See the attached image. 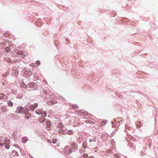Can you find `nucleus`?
Segmentation results:
<instances>
[{
	"label": "nucleus",
	"instance_id": "6e6552de",
	"mask_svg": "<svg viewBox=\"0 0 158 158\" xmlns=\"http://www.w3.org/2000/svg\"><path fill=\"white\" fill-rule=\"evenodd\" d=\"M66 130V129H60V130H58V132L59 133L63 134V135H65L66 133V132H65V130Z\"/></svg>",
	"mask_w": 158,
	"mask_h": 158
},
{
	"label": "nucleus",
	"instance_id": "2f4dec72",
	"mask_svg": "<svg viewBox=\"0 0 158 158\" xmlns=\"http://www.w3.org/2000/svg\"><path fill=\"white\" fill-rule=\"evenodd\" d=\"M73 152L72 149H69V153L71 154Z\"/></svg>",
	"mask_w": 158,
	"mask_h": 158
},
{
	"label": "nucleus",
	"instance_id": "c9c22d12",
	"mask_svg": "<svg viewBox=\"0 0 158 158\" xmlns=\"http://www.w3.org/2000/svg\"><path fill=\"white\" fill-rule=\"evenodd\" d=\"M98 147H97L96 148H94V151H95V152H96L97 151V150H98Z\"/></svg>",
	"mask_w": 158,
	"mask_h": 158
},
{
	"label": "nucleus",
	"instance_id": "ea45409f",
	"mask_svg": "<svg viewBox=\"0 0 158 158\" xmlns=\"http://www.w3.org/2000/svg\"><path fill=\"white\" fill-rule=\"evenodd\" d=\"M30 156H31V157L32 158H33V157H32L31 156V155H30Z\"/></svg>",
	"mask_w": 158,
	"mask_h": 158
},
{
	"label": "nucleus",
	"instance_id": "423d86ee",
	"mask_svg": "<svg viewBox=\"0 0 158 158\" xmlns=\"http://www.w3.org/2000/svg\"><path fill=\"white\" fill-rule=\"evenodd\" d=\"M78 113L80 115H87L88 114L87 112L85 111H83L80 110L78 111Z\"/></svg>",
	"mask_w": 158,
	"mask_h": 158
},
{
	"label": "nucleus",
	"instance_id": "72a5a7b5",
	"mask_svg": "<svg viewBox=\"0 0 158 158\" xmlns=\"http://www.w3.org/2000/svg\"><path fill=\"white\" fill-rule=\"evenodd\" d=\"M3 141V139L2 137L0 136V142H1Z\"/></svg>",
	"mask_w": 158,
	"mask_h": 158
},
{
	"label": "nucleus",
	"instance_id": "9d476101",
	"mask_svg": "<svg viewBox=\"0 0 158 158\" xmlns=\"http://www.w3.org/2000/svg\"><path fill=\"white\" fill-rule=\"evenodd\" d=\"M96 140L95 138H94L92 139H90L89 140V142L90 143H92V144H95V143L96 142Z\"/></svg>",
	"mask_w": 158,
	"mask_h": 158
},
{
	"label": "nucleus",
	"instance_id": "4c0bfd02",
	"mask_svg": "<svg viewBox=\"0 0 158 158\" xmlns=\"http://www.w3.org/2000/svg\"><path fill=\"white\" fill-rule=\"evenodd\" d=\"M104 135H102V137H104Z\"/></svg>",
	"mask_w": 158,
	"mask_h": 158
},
{
	"label": "nucleus",
	"instance_id": "c756f323",
	"mask_svg": "<svg viewBox=\"0 0 158 158\" xmlns=\"http://www.w3.org/2000/svg\"><path fill=\"white\" fill-rule=\"evenodd\" d=\"M88 156V155L86 154H85L83 155V157H84V158H87Z\"/></svg>",
	"mask_w": 158,
	"mask_h": 158
},
{
	"label": "nucleus",
	"instance_id": "cd10ccee",
	"mask_svg": "<svg viewBox=\"0 0 158 158\" xmlns=\"http://www.w3.org/2000/svg\"><path fill=\"white\" fill-rule=\"evenodd\" d=\"M29 110V109L28 107H26L24 109V111H28Z\"/></svg>",
	"mask_w": 158,
	"mask_h": 158
},
{
	"label": "nucleus",
	"instance_id": "f8f14e48",
	"mask_svg": "<svg viewBox=\"0 0 158 158\" xmlns=\"http://www.w3.org/2000/svg\"><path fill=\"white\" fill-rule=\"evenodd\" d=\"M27 139H27V137H23L22 139V141L23 143H26L27 141L28 140Z\"/></svg>",
	"mask_w": 158,
	"mask_h": 158
},
{
	"label": "nucleus",
	"instance_id": "f704fd0d",
	"mask_svg": "<svg viewBox=\"0 0 158 158\" xmlns=\"http://www.w3.org/2000/svg\"><path fill=\"white\" fill-rule=\"evenodd\" d=\"M40 61H39V60H37V61H36L35 62V63L36 64H40Z\"/></svg>",
	"mask_w": 158,
	"mask_h": 158
},
{
	"label": "nucleus",
	"instance_id": "6ab92c4d",
	"mask_svg": "<svg viewBox=\"0 0 158 158\" xmlns=\"http://www.w3.org/2000/svg\"><path fill=\"white\" fill-rule=\"evenodd\" d=\"M72 106L73 109H78V106L77 105H75V104L73 105Z\"/></svg>",
	"mask_w": 158,
	"mask_h": 158
},
{
	"label": "nucleus",
	"instance_id": "20e7f679",
	"mask_svg": "<svg viewBox=\"0 0 158 158\" xmlns=\"http://www.w3.org/2000/svg\"><path fill=\"white\" fill-rule=\"evenodd\" d=\"M17 54L19 55H20L21 56V57L22 58L26 56V55L23 53V52L20 50H18L17 51Z\"/></svg>",
	"mask_w": 158,
	"mask_h": 158
},
{
	"label": "nucleus",
	"instance_id": "1a4fd4ad",
	"mask_svg": "<svg viewBox=\"0 0 158 158\" xmlns=\"http://www.w3.org/2000/svg\"><path fill=\"white\" fill-rule=\"evenodd\" d=\"M72 148L74 149H76L78 148L77 143L74 142L72 143Z\"/></svg>",
	"mask_w": 158,
	"mask_h": 158
},
{
	"label": "nucleus",
	"instance_id": "c85d7f7f",
	"mask_svg": "<svg viewBox=\"0 0 158 158\" xmlns=\"http://www.w3.org/2000/svg\"><path fill=\"white\" fill-rule=\"evenodd\" d=\"M115 133H116V131H113L112 132V133L111 134V135H110L111 136H113L115 134Z\"/></svg>",
	"mask_w": 158,
	"mask_h": 158
},
{
	"label": "nucleus",
	"instance_id": "e433bc0d",
	"mask_svg": "<svg viewBox=\"0 0 158 158\" xmlns=\"http://www.w3.org/2000/svg\"><path fill=\"white\" fill-rule=\"evenodd\" d=\"M88 158H94V157L93 156H89Z\"/></svg>",
	"mask_w": 158,
	"mask_h": 158
},
{
	"label": "nucleus",
	"instance_id": "bb28decb",
	"mask_svg": "<svg viewBox=\"0 0 158 158\" xmlns=\"http://www.w3.org/2000/svg\"><path fill=\"white\" fill-rule=\"evenodd\" d=\"M22 97V95L21 94L19 95L16 96V98H21Z\"/></svg>",
	"mask_w": 158,
	"mask_h": 158
},
{
	"label": "nucleus",
	"instance_id": "f03ea898",
	"mask_svg": "<svg viewBox=\"0 0 158 158\" xmlns=\"http://www.w3.org/2000/svg\"><path fill=\"white\" fill-rule=\"evenodd\" d=\"M23 111V108L22 106H19L17 107L15 112L16 113L22 114Z\"/></svg>",
	"mask_w": 158,
	"mask_h": 158
},
{
	"label": "nucleus",
	"instance_id": "473e14b6",
	"mask_svg": "<svg viewBox=\"0 0 158 158\" xmlns=\"http://www.w3.org/2000/svg\"><path fill=\"white\" fill-rule=\"evenodd\" d=\"M106 152L108 153H109V152L111 154H112L113 153V152H111V151H109V150H107L106 151Z\"/></svg>",
	"mask_w": 158,
	"mask_h": 158
},
{
	"label": "nucleus",
	"instance_id": "a211bd4d",
	"mask_svg": "<svg viewBox=\"0 0 158 158\" xmlns=\"http://www.w3.org/2000/svg\"><path fill=\"white\" fill-rule=\"evenodd\" d=\"M41 111V110H36L35 112L36 114L38 115H40L42 114V112Z\"/></svg>",
	"mask_w": 158,
	"mask_h": 158
},
{
	"label": "nucleus",
	"instance_id": "0eeeda50",
	"mask_svg": "<svg viewBox=\"0 0 158 158\" xmlns=\"http://www.w3.org/2000/svg\"><path fill=\"white\" fill-rule=\"evenodd\" d=\"M38 106V104L36 103H34L33 105H32L30 106V109L31 110L33 111Z\"/></svg>",
	"mask_w": 158,
	"mask_h": 158
},
{
	"label": "nucleus",
	"instance_id": "7c9ffc66",
	"mask_svg": "<svg viewBox=\"0 0 158 158\" xmlns=\"http://www.w3.org/2000/svg\"><path fill=\"white\" fill-rule=\"evenodd\" d=\"M56 139H53L52 140V142L53 144L55 143L56 142Z\"/></svg>",
	"mask_w": 158,
	"mask_h": 158
},
{
	"label": "nucleus",
	"instance_id": "2eb2a0df",
	"mask_svg": "<svg viewBox=\"0 0 158 158\" xmlns=\"http://www.w3.org/2000/svg\"><path fill=\"white\" fill-rule=\"evenodd\" d=\"M21 87H23L24 88H25L27 87V85L24 82H22L21 85Z\"/></svg>",
	"mask_w": 158,
	"mask_h": 158
},
{
	"label": "nucleus",
	"instance_id": "79ce46f5",
	"mask_svg": "<svg viewBox=\"0 0 158 158\" xmlns=\"http://www.w3.org/2000/svg\"><path fill=\"white\" fill-rule=\"evenodd\" d=\"M12 115H14V114H11Z\"/></svg>",
	"mask_w": 158,
	"mask_h": 158
},
{
	"label": "nucleus",
	"instance_id": "9b49d317",
	"mask_svg": "<svg viewBox=\"0 0 158 158\" xmlns=\"http://www.w3.org/2000/svg\"><path fill=\"white\" fill-rule=\"evenodd\" d=\"M7 104L8 106L10 107H12L13 106V103L10 101H7Z\"/></svg>",
	"mask_w": 158,
	"mask_h": 158
},
{
	"label": "nucleus",
	"instance_id": "58836bf2",
	"mask_svg": "<svg viewBox=\"0 0 158 158\" xmlns=\"http://www.w3.org/2000/svg\"><path fill=\"white\" fill-rule=\"evenodd\" d=\"M28 71H25V73H26V74L27 73H28Z\"/></svg>",
	"mask_w": 158,
	"mask_h": 158
},
{
	"label": "nucleus",
	"instance_id": "aec40b11",
	"mask_svg": "<svg viewBox=\"0 0 158 158\" xmlns=\"http://www.w3.org/2000/svg\"><path fill=\"white\" fill-rule=\"evenodd\" d=\"M41 114H42V116L43 117H46L47 116L46 113L45 111H43V112H42Z\"/></svg>",
	"mask_w": 158,
	"mask_h": 158
},
{
	"label": "nucleus",
	"instance_id": "a19ab883",
	"mask_svg": "<svg viewBox=\"0 0 158 158\" xmlns=\"http://www.w3.org/2000/svg\"><path fill=\"white\" fill-rule=\"evenodd\" d=\"M29 72V73H30L31 74V72Z\"/></svg>",
	"mask_w": 158,
	"mask_h": 158
},
{
	"label": "nucleus",
	"instance_id": "f3484780",
	"mask_svg": "<svg viewBox=\"0 0 158 158\" xmlns=\"http://www.w3.org/2000/svg\"><path fill=\"white\" fill-rule=\"evenodd\" d=\"M58 127L59 128L61 129L63 128V125L62 123H60L58 125Z\"/></svg>",
	"mask_w": 158,
	"mask_h": 158
},
{
	"label": "nucleus",
	"instance_id": "5701e85b",
	"mask_svg": "<svg viewBox=\"0 0 158 158\" xmlns=\"http://www.w3.org/2000/svg\"><path fill=\"white\" fill-rule=\"evenodd\" d=\"M6 51L7 52H9L10 50V48L9 47H7L5 48Z\"/></svg>",
	"mask_w": 158,
	"mask_h": 158
},
{
	"label": "nucleus",
	"instance_id": "ddd939ff",
	"mask_svg": "<svg viewBox=\"0 0 158 158\" xmlns=\"http://www.w3.org/2000/svg\"><path fill=\"white\" fill-rule=\"evenodd\" d=\"M35 84L34 82H30L29 84V86L30 88H32L34 86Z\"/></svg>",
	"mask_w": 158,
	"mask_h": 158
},
{
	"label": "nucleus",
	"instance_id": "dca6fc26",
	"mask_svg": "<svg viewBox=\"0 0 158 158\" xmlns=\"http://www.w3.org/2000/svg\"><path fill=\"white\" fill-rule=\"evenodd\" d=\"M46 121V119L45 118H43V119L41 118L39 119V121L40 123H43L45 122Z\"/></svg>",
	"mask_w": 158,
	"mask_h": 158
},
{
	"label": "nucleus",
	"instance_id": "a878e982",
	"mask_svg": "<svg viewBox=\"0 0 158 158\" xmlns=\"http://www.w3.org/2000/svg\"><path fill=\"white\" fill-rule=\"evenodd\" d=\"M4 94L3 93L0 94V98L2 99L3 98Z\"/></svg>",
	"mask_w": 158,
	"mask_h": 158
},
{
	"label": "nucleus",
	"instance_id": "39448f33",
	"mask_svg": "<svg viewBox=\"0 0 158 158\" xmlns=\"http://www.w3.org/2000/svg\"><path fill=\"white\" fill-rule=\"evenodd\" d=\"M19 155L18 152L15 150H13L12 151L11 154L10 155V157H12V156L16 157L17 156Z\"/></svg>",
	"mask_w": 158,
	"mask_h": 158
},
{
	"label": "nucleus",
	"instance_id": "7ed1b4c3",
	"mask_svg": "<svg viewBox=\"0 0 158 158\" xmlns=\"http://www.w3.org/2000/svg\"><path fill=\"white\" fill-rule=\"evenodd\" d=\"M6 108L7 106H4L1 107L0 109L1 110V113L2 114H3L4 113L8 111V110Z\"/></svg>",
	"mask_w": 158,
	"mask_h": 158
},
{
	"label": "nucleus",
	"instance_id": "412c9836",
	"mask_svg": "<svg viewBox=\"0 0 158 158\" xmlns=\"http://www.w3.org/2000/svg\"><path fill=\"white\" fill-rule=\"evenodd\" d=\"M67 134L69 135H71L73 133V132L71 130H69L67 132H66Z\"/></svg>",
	"mask_w": 158,
	"mask_h": 158
},
{
	"label": "nucleus",
	"instance_id": "4be33fe9",
	"mask_svg": "<svg viewBox=\"0 0 158 158\" xmlns=\"http://www.w3.org/2000/svg\"><path fill=\"white\" fill-rule=\"evenodd\" d=\"M5 60L6 61H7L8 63H10L11 62V60L10 59L7 58H5Z\"/></svg>",
	"mask_w": 158,
	"mask_h": 158
},
{
	"label": "nucleus",
	"instance_id": "b1692460",
	"mask_svg": "<svg viewBox=\"0 0 158 158\" xmlns=\"http://www.w3.org/2000/svg\"><path fill=\"white\" fill-rule=\"evenodd\" d=\"M114 156L115 158H120V156L119 155L115 154Z\"/></svg>",
	"mask_w": 158,
	"mask_h": 158
},
{
	"label": "nucleus",
	"instance_id": "37998d69",
	"mask_svg": "<svg viewBox=\"0 0 158 158\" xmlns=\"http://www.w3.org/2000/svg\"><path fill=\"white\" fill-rule=\"evenodd\" d=\"M4 76H5V75H4ZM4 77H5V76Z\"/></svg>",
	"mask_w": 158,
	"mask_h": 158
},
{
	"label": "nucleus",
	"instance_id": "393cba45",
	"mask_svg": "<svg viewBox=\"0 0 158 158\" xmlns=\"http://www.w3.org/2000/svg\"><path fill=\"white\" fill-rule=\"evenodd\" d=\"M10 35V34L7 33H6L4 34V36L7 37H8Z\"/></svg>",
	"mask_w": 158,
	"mask_h": 158
},
{
	"label": "nucleus",
	"instance_id": "4468645a",
	"mask_svg": "<svg viewBox=\"0 0 158 158\" xmlns=\"http://www.w3.org/2000/svg\"><path fill=\"white\" fill-rule=\"evenodd\" d=\"M46 123L47 127L49 128L51 125V121H47Z\"/></svg>",
	"mask_w": 158,
	"mask_h": 158
},
{
	"label": "nucleus",
	"instance_id": "f257e3e1",
	"mask_svg": "<svg viewBox=\"0 0 158 158\" xmlns=\"http://www.w3.org/2000/svg\"><path fill=\"white\" fill-rule=\"evenodd\" d=\"M3 140L2 141H3ZM2 143H0V146H3L5 147L6 149H8L10 148L9 143H10V140L8 139H6L4 141V142H2Z\"/></svg>",
	"mask_w": 158,
	"mask_h": 158
}]
</instances>
